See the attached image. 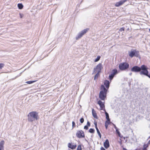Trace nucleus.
Returning a JSON list of instances; mask_svg holds the SVG:
<instances>
[{
	"instance_id": "1",
	"label": "nucleus",
	"mask_w": 150,
	"mask_h": 150,
	"mask_svg": "<svg viewBox=\"0 0 150 150\" xmlns=\"http://www.w3.org/2000/svg\"><path fill=\"white\" fill-rule=\"evenodd\" d=\"M38 118V113L35 111L31 112L28 115V120L30 122L37 120Z\"/></svg>"
},
{
	"instance_id": "2",
	"label": "nucleus",
	"mask_w": 150,
	"mask_h": 150,
	"mask_svg": "<svg viewBox=\"0 0 150 150\" xmlns=\"http://www.w3.org/2000/svg\"><path fill=\"white\" fill-rule=\"evenodd\" d=\"M100 89L101 91L99 94V98L101 100H104L106 98L107 91V89H105L104 86L101 85L100 86Z\"/></svg>"
},
{
	"instance_id": "3",
	"label": "nucleus",
	"mask_w": 150,
	"mask_h": 150,
	"mask_svg": "<svg viewBox=\"0 0 150 150\" xmlns=\"http://www.w3.org/2000/svg\"><path fill=\"white\" fill-rule=\"evenodd\" d=\"M128 54L129 56L131 57H135L139 58H141L139 51L136 50L132 49L130 52H129Z\"/></svg>"
},
{
	"instance_id": "4",
	"label": "nucleus",
	"mask_w": 150,
	"mask_h": 150,
	"mask_svg": "<svg viewBox=\"0 0 150 150\" xmlns=\"http://www.w3.org/2000/svg\"><path fill=\"white\" fill-rule=\"evenodd\" d=\"M89 30V28H86L83 29L79 32L75 38L76 40H78L79 39L81 38Z\"/></svg>"
},
{
	"instance_id": "5",
	"label": "nucleus",
	"mask_w": 150,
	"mask_h": 150,
	"mask_svg": "<svg viewBox=\"0 0 150 150\" xmlns=\"http://www.w3.org/2000/svg\"><path fill=\"white\" fill-rule=\"evenodd\" d=\"M140 74V75H143L145 76L147 75L148 73L147 68L146 66H141Z\"/></svg>"
},
{
	"instance_id": "6",
	"label": "nucleus",
	"mask_w": 150,
	"mask_h": 150,
	"mask_svg": "<svg viewBox=\"0 0 150 150\" xmlns=\"http://www.w3.org/2000/svg\"><path fill=\"white\" fill-rule=\"evenodd\" d=\"M118 73V71L116 69H112L111 72V74L109 75V80L111 81L112 80L115 76Z\"/></svg>"
},
{
	"instance_id": "7",
	"label": "nucleus",
	"mask_w": 150,
	"mask_h": 150,
	"mask_svg": "<svg viewBox=\"0 0 150 150\" xmlns=\"http://www.w3.org/2000/svg\"><path fill=\"white\" fill-rule=\"evenodd\" d=\"M76 136L79 138H84L85 137L84 132L82 130H79L76 133Z\"/></svg>"
},
{
	"instance_id": "8",
	"label": "nucleus",
	"mask_w": 150,
	"mask_h": 150,
	"mask_svg": "<svg viewBox=\"0 0 150 150\" xmlns=\"http://www.w3.org/2000/svg\"><path fill=\"white\" fill-rule=\"evenodd\" d=\"M102 66H96L95 68H94L93 70V74L96 73H99L101 72Z\"/></svg>"
},
{
	"instance_id": "9",
	"label": "nucleus",
	"mask_w": 150,
	"mask_h": 150,
	"mask_svg": "<svg viewBox=\"0 0 150 150\" xmlns=\"http://www.w3.org/2000/svg\"><path fill=\"white\" fill-rule=\"evenodd\" d=\"M141 67L139 66H133L131 69V71L132 72H140Z\"/></svg>"
},
{
	"instance_id": "10",
	"label": "nucleus",
	"mask_w": 150,
	"mask_h": 150,
	"mask_svg": "<svg viewBox=\"0 0 150 150\" xmlns=\"http://www.w3.org/2000/svg\"><path fill=\"white\" fill-rule=\"evenodd\" d=\"M128 0H122L118 2H116L115 4V6L116 7H119L120 6L123 4L125 2L128 1Z\"/></svg>"
},
{
	"instance_id": "11",
	"label": "nucleus",
	"mask_w": 150,
	"mask_h": 150,
	"mask_svg": "<svg viewBox=\"0 0 150 150\" xmlns=\"http://www.w3.org/2000/svg\"><path fill=\"white\" fill-rule=\"evenodd\" d=\"M98 103L100 107V110H103L104 111L105 108V105L103 102L100 100H99L98 102Z\"/></svg>"
},
{
	"instance_id": "12",
	"label": "nucleus",
	"mask_w": 150,
	"mask_h": 150,
	"mask_svg": "<svg viewBox=\"0 0 150 150\" xmlns=\"http://www.w3.org/2000/svg\"><path fill=\"white\" fill-rule=\"evenodd\" d=\"M103 145L106 149H107L109 147L110 145L109 140L108 139H106L105 142H104Z\"/></svg>"
},
{
	"instance_id": "13",
	"label": "nucleus",
	"mask_w": 150,
	"mask_h": 150,
	"mask_svg": "<svg viewBox=\"0 0 150 150\" xmlns=\"http://www.w3.org/2000/svg\"><path fill=\"white\" fill-rule=\"evenodd\" d=\"M110 82L107 80H105L104 82V85L105 86V89H107L108 91L110 86Z\"/></svg>"
},
{
	"instance_id": "14",
	"label": "nucleus",
	"mask_w": 150,
	"mask_h": 150,
	"mask_svg": "<svg viewBox=\"0 0 150 150\" xmlns=\"http://www.w3.org/2000/svg\"><path fill=\"white\" fill-rule=\"evenodd\" d=\"M129 66H119V70L118 71V72H120V71H125L127 69L129 68Z\"/></svg>"
},
{
	"instance_id": "15",
	"label": "nucleus",
	"mask_w": 150,
	"mask_h": 150,
	"mask_svg": "<svg viewBox=\"0 0 150 150\" xmlns=\"http://www.w3.org/2000/svg\"><path fill=\"white\" fill-rule=\"evenodd\" d=\"M4 140H2L0 142V150H4Z\"/></svg>"
},
{
	"instance_id": "16",
	"label": "nucleus",
	"mask_w": 150,
	"mask_h": 150,
	"mask_svg": "<svg viewBox=\"0 0 150 150\" xmlns=\"http://www.w3.org/2000/svg\"><path fill=\"white\" fill-rule=\"evenodd\" d=\"M76 145H73L71 143H69L68 144V147L69 148H71L72 149H74L76 148Z\"/></svg>"
},
{
	"instance_id": "17",
	"label": "nucleus",
	"mask_w": 150,
	"mask_h": 150,
	"mask_svg": "<svg viewBox=\"0 0 150 150\" xmlns=\"http://www.w3.org/2000/svg\"><path fill=\"white\" fill-rule=\"evenodd\" d=\"M92 112L93 117L96 119H98V116H97V114L96 112V111L93 109H92Z\"/></svg>"
},
{
	"instance_id": "18",
	"label": "nucleus",
	"mask_w": 150,
	"mask_h": 150,
	"mask_svg": "<svg viewBox=\"0 0 150 150\" xmlns=\"http://www.w3.org/2000/svg\"><path fill=\"white\" fill-rule=\"evenodd\" d=\"M104 111H105V114L106 116V118L107 120L106 121H108V122H110V119L109 118V115L108 113L106 111L105 109H104Z\"/></svg>"
},
{
	"instance_id": "19",
	"label": "nucleus",
	"mask_w": 150,
	"mask_h": 150,
	"mask_svg": "<svg viewBox=\"0 0 150 150\" xmlns=\"http://www.w3.org/2000/svg\"><path fill=\"white\" fill-rule=\"evenodd\" d=\"M119 66H129V65L127 63L123 62L120 63Z\"/></svg>"
},
{
	"instance_id": "20",
	"label": "nucleus",
	"mask_w": 150,
	"mask_h": 150,
	"mask_svg": "<svg viewBox=\"0 0 150 150\" xmlns=\"http://www.w3.org/2000/svg\"><path fill=\"white\" fill-rule=\"evenodd\" d=\"M17 5L18 8L20 9H22L23 7V6L22 3H19Z\"/></svg>"
},
{
	"instance_id": "21",
	"label": "nucleus",
	"mask_w": 150,
	"mask_h": 150,
	"mask_svg": "<svg viewBox=\"0 0 150 150\" xmlns=\"http://www.w3.org/2000/svg\"><path fill=\"white\" fill-rule=\"evenodd\" d=\"M99 73L98 74V73H96V74L95 75L94 77V80H97V79L98 78V77L99 76Z\"/></svg>"
},
{
	"instance_id": "22",
	"label": "nucleus",
	"mask_w": 150,
	"mask_h": 150,
	"mask_svg": "<svg viewBox=\"0 0 150 150\" xmlns=\"http://www.w3.org/2000/svg\"><path fill=\"white\" fill-rule=\"evenodd\" d=\"M110 122L108 121H106L105 123V127L106 129H107L108 125L110 124Z\"/></svg>"
},
{
	"instance_id": "23",
	"label": "nucleus",
	"mask_w": 150,
	"mask_h": 150,
	"mask_svg": "<svg viewBox=\"0 0 150 150\" xmlns=\"http://www.w3.org/2000/svg\"><path fill=\"white\" fill-rule=\"evenodd\" d=\"M96 131H97V133L98 134V135H99V137L100 138H101V133L100 132V131H99L98 129V128H96Z\"/></svg>"
},
{
	"instance_id": "24",
	"label": "nucleus",
	"mask_w": 150,
	"mask_h": 150,
	"mask_svg": "<svg viewBox=\"0 0 150 150\" xmlns=\"http://www.w3.org/2000/svg\"><path fill=\"white\" fill-rule=\"evenodd\" d=\"M37 80L31 81H26L25 83L28 84H30L36 81Z\"/></svg>"
},
{
	"instance_id": "25",
	"label": "nucleus",
	"mask_w": 150,
	"mask_h": 150,
	"mask_svg": "<svg viewBox=\"0 0 150 150\" xmlns=\"http://www.w3.org/2000/svg\"><path fill=\"white\" fill-rule=\"evenodd\" d=\"M89 132L91 133H93L95 132V130L93 128H90L89 130Z\"/></svg>"
},
{
	"instance_id": "26",
	"label": "nucleus",
	"mask_w": 150,
	"mask_h": 150,
	"mask_svg": "<svg viewBox=\"0 0 150 150\" xmlns=\"http://www.w3.org/2000/svg\"><path fill=\"white\" fill-rule=\"evenodd\" d=\"M100 56H98L94 60V61L95 62H97L98 61L100 58Z\"/></svg>"
},
{
	"instance_id": "27",
	"label": "nucleus",
	"mask_w": 150,
	"mask_h": 150,
	"mask_svg": "<svg viewBox=\"0 0 150 150\" xmlns=\"http://www.w3.org/2000/svg\"><path fill=\"white\" fill-rule=\"evenodd\" d=\"M9 66L6 62L4 63H0V66Z\"/></svg>"
},
{
	"instance_id": "28",
	"label": "nucleus",
	"mask_w": 150,
	"mask_h": 150,
	"mask_svg": "<svg viewBox=\"0 0 150 150\" xmlns=\"http://www.w3.org/2000/svg\"><path fill=\"white\" fill-rule=\"evenodd\" d=\"M125 29V28L124 27H122V28H120L119 30V31L120 32H122V31H124Z\"/></svg>"
},
{
	"instance_id": "29",
	"label": "nucleus",
	"mask_w": 150,
	"mask_h": 150,
	"mask_svg": "<svg viewBox=\"0 0 150 150\" xmlns=\"http://www.w3.org/2000/svg\"><path fill=\"white\" fill-rule=\"evenodd\" d=\"M148 146L149 145L147 144H144L143 145V148L146 149V148L148 147Z\"/></svg>"
},
{
	"instance_id": "30",
	"label": "nucleus",
	"mask_w": 150,
	"mask_h": 150,
	"mask_svg": "<svg viewBox=\"0 0 150 150\" xmlns=\"http://www.w3.org/2000/svg\"><path fill=\"white\" fill-rule=\"evenodd\" d=\"M80 121L81 123H83L84 121V120L83 118V117H82L81 118L80 120Z\"/></svg>"
},
{
	"instance_id": "31",
	"label": "nucleus",
	"mask_w": 150,
	"mask_h": 150,
	"mask_svg": "<svg viewBox=\"0 0 150 150\" xmlns=\"http://www.w3.org/2000/svg\"><path fill=\"white\" fill-rule=\"evenodd\" d=\"M77 150H82L81 146L80 145H79L78 146Z\"/></svg>"
},
{
	"instance_id": "32",
	"label": "nucleus",
	"mask_w": 150,
	"mask_h": 150,
	"mask_svg": "<svg viewBox=\"0 0 150 150\" xmlns=\"http://www.w3.org/2000/svg\"><path fill=\"white\" fill-rule=\"evenodd\" d=\"M116 131L117 134L118 135L119 137H120V132L119 131V130H118L117 129H116Z\"/></svg>"
},
{
	"instance_id": "33",
	"label": "nucleus",
	"mask_w": 150,
	"mask_h": 150,
	"mask_svg": "<svg viewBox=\"0 0 150 150\" xmlns=\"http://www.w3.org/2000/svg\"><path fill=\"white\" fill-rule=\"evenodd\" d=\"M75 123L74 121H73L72 122V126L73 128L74 127H75Z\"/></svg>"
},
{
	"instance_id": "34",
	"label": "nucleus",
	"mask_w": 150,
	"mask_h": 150,
	"mask_svg": "<svg viewBox=\"0 0 150 150\" xmlns=\"http://www.w3.org/2000/svg\"><path fill=\"white\" fill-rule=\"evenodd\" d=\"M84 129L86 130H88V126L87 125H85L84 127Z\"/></svg>"
},
{
	"instance_id": "35",
	"label": "nucleus",
	"mask_w": 150,
	"mask_h": 150,
	"mask_svg": "<svg viewBox=\"0 0 150 150\" xmlns=\"http://www.w3.org/2000/svg\"><path fill=\"white\" fill-rule=\"evenodd\" d=\"M94 125H95V127L96 129L97 128H98L97 122H95L94 123Z\"/></svg>"
},
{
	"instance_id": "36",
	"label": "nucleus",
	"mask_w": 150,
	"mask_h": 150,
	"mask_svg": "<svg viewBox=\"0 0 150 150\" xmlns=\"http://www.w3.org/2000/svg\"><path fill=\"white\" fill-rule=\"evenodd\" d=\"M19 16L21 18H23V14L21 13H19Z\"/></svg>"
},
{
	"instance_id": "37",
	"label": "nucleus",
	"mask_w": 150,
	"mask_h": 150,
	"mask_svg": "<svg viewBox=\"0 0 150 150\" xmlns=\"http://www.w3.org/2000/svg\"><path fill=\"white\" fill-rule=\"evenodd\" d=\"M87 125L88 127H90V125H91L90 123L88 121H87Z\"/></svg>"
},
{
	"instance_id": "38",
	"label": "nucleus",
	"mask_w": 150,
	"mask_h": 150,
	"mask_svg": "<svg viewBox=\"0 0 150 150\" xmlns=\"http://www.w3.org/2000/svg\"><path fill=\"white\" fill-rule=\"evenodd\" d=\"M146 76H147L149 78H150V73H148V75H146Z\"/></svg>"
},
{
	"instance_id": "39",
	"label": "nucleus",
	"mask_w": 150,
	"mask_h": 150,
	"mask_svg": "<svg viewBox=\"0 0 150 150\" xmlns=\"http://www.w3.org/2000/svg\"><path fill=\"white\" fill-rule=\"evenodd\" d=\"M100 150H106V149L104 148L103 147H101L100 148Z\"/></svg>"
},
{
	"instance_id": "40",
	"label": "nucleus",
	"mask_w": 150,
	"mask_h": 150,
	"mask_svg": "<svg viewBox=\"0 0 150 150\" xmlns=\"http://www.w3.org/2000/svg\"><path fill=\"white\" fill-rule=\"evenodd\" d=\"M120 140L121 141L120 142H119V143L120 145L121 146L122 145V142L121 139H120Z\"/></svg>"
},
{
	"instance_id": "41",
	"label": "nucleus",
	"mask_w": 150,
	"mask_h": 150,
	"mask_svg": "<svg viewBox=\"0 0 150 150\" xmlns=\"http://www.w3.org/2000/svg\"><path fill=\"white\" fill-rule=\"evenodd\" d=\"M97 66H102V64L100 63H99L98 64Z\"/></svg>"
},
{
	"instance_id": "42",
	"label": "nucleus",
	"mask_w": 150,
	"mask_h": 150,
	"mask_svg": "<svg viewBox=\"0 0 150 150\" xmlns=\"http://www.w3.org/2000/svg\"><path fill=\"white\" fill-rule=\"evenodd\" d=\"M147 144H148L149 145V144H150V140L148 142Z\"/></svg>"
},
{
	"instance_id": "43",
	"label": "nucleus",
	"mask_w": 150,
	"mask_h": 150,
	"mask_svg": "<svg viewBox=\"0 0 150 150\" xmlns=\"http://www.w3.org/2000/svg\"><path fill=\"white\" fill-rule=\"evenodd\" d=\"M114 128L116 129H116H117V128L115 125H114Z\"/></svg>"
},
{
	"instance_id": "44",
	"label": "nucleus",
	"mask_w": 150,
	"mask_h": 150,
	"mask_svg": "<svg viewBox=\"0 0 150 150\" xmlns=\"http://www.w3.org/2000/svg\"><path fill=\"white\" fill-rule=\"evenodd\" d=\"M123 150H127V149L124 148H123Z\"/></svg>"
},
{
	"instance_id": "45",
	"label": "nucleus",
	"mask_w": 150,
	"mask_h": 150,
	"mask_svg": "<svg viewBox=\"0 0 150 150\" xmlns=\"http://www.w3.org/2000/svg\"><path fill=\"white\" fill-rule=\"evenodd\" d=\"M3 67V66H0V69H1Z\"/></svg>"
},
{
	"instance_id": "46",
	"label": "nucleus",
	"mask_w": 150,
	"mask_h": 150,
	"mask_svg": "<svg viewBox=\"0 0 150 150\" xmlns=\"http://www.w3.org/2000/svg\"><path fill=\"white\" fill-rule=\"evenodd\" d=\"M142 150H146V149L143 148Z\"/></svg>"
},
{
	"instance_id": "47",
	"label": "nucleus",
	"mask_w": 150,
	"mask_h": 150,
	"mask_svg": "<svg viewBox=\"0 0 150 150\" xmlns=\"http://www.w3.org/2000/svg\"><path fill=\"white\" fill-rule=\"evenodd\" d=\"M129 75H132V73H130L129 74Z\"/></svg>"
},
{
	"instance_id": "48",
	"label": "nucleus",
	"mask_w": 150,
	"mask_h": 150,
	"mask_svg": "<svg viewBox=\"0 0 150 150\" xmlns=\"http://www.w3.org/2000/svg\"><path fill=\"white\" fill-rule=\"evenodd\" d=\"M142 66H145V65H144V64H143V65H142Z\"/></svg>"
},
{
	"instance_id": "49",
	"label": "nucleus",
	"mask_w": 150,
	"mask_h": 150,
	"mask_svg": "<svg viewBox=\"0 0 150 150\" xmlns=\"http://www.w3.org/2000/svg\"><path fill=\"white\" fill-rule=\"evenodd\" d=\"M148 138H149V139L150 138V136Z\"/></svg>"
},
{
	"instance_id": "50",
	"label": "nucleus",
	"mask_w": 150,
	"mask_h": 150,
	"mask_svg": "<svg viewBox=\"0 0 150 150\" xmlns=\"http://www.w3.org/2000/svg\"><path fill=\"white\" fill-rule=\"evenodd\" d=\"M149 32H150V28L149 29Z\"/></svg>"
},
{
	"instance_id": "51",
	"label": "nucleus",
	"mask_w": 150,
	"mask_h": 150,
	"mask_svg": "<svg viewBox=\"0 0 150 150\" xmlns=\"http://www.w3.org/2000/svg\"><path fill=\"white\" fill-rule=\"evenodd\" d=\"M129 28H128L127 29V30H129Z\"/></svg>"
}]
</instances>
